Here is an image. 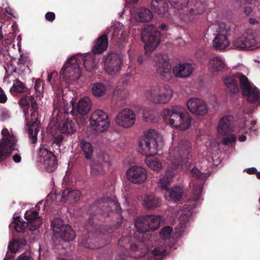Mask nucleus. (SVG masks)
Segmentation results:
<instances>
[{"label":"nucleus","instance_id":"f257e3e1","mask_svg":"<svg viewBox=\"0 0 260 260\" xmlns=\"http://www.w3.org/2000/svg\"><path fill=\"white\" fill-rule=\"evenodd\" d=\"M191 149V144L188 141H181L177 146L169 149L168 160L171 166L167 170L165 176L160 179L158 184L162 189L166 190L169 193L171 199L174 201H178L182 198L183 190L180 187L174 186L169 191L168 186L177 173V169L187 162Z\"/></svg>","mask_w":260,"mask_h":260},{"label":"nucleus","instance_id":"f03ea898","mask_svg":"<svg viewBox=\"0 0 260 260\" xmlns=\"http://www.w3.org/2000/svg\"><path fill=\"white\" fill-rule=\"evenodd\" d=\"M10 90L12 92L27 93V95L20 98L18 104L22 109L26 119L28 118L30 112V119L26 121V128L31 143L35 144L37 142V135L41 125V118L37 100L33 95H30L29 90L25 85L18 79L14 81Z\"/></svg>","mask_w":260,"mask_h":260},{"label":"nucleus","instance_id":"7ed1b4c3","mask_svg":"<svg viewBox=\"0 0 260 260\" xmlns=\"http://www.w3.org/2000/svg\"><path fill=\"white\" fill-rule=\"evenodd\" d=\"M164 145L162 137L154 129H149L144 133L139 142L138 151L146 156V163L154 171H158L162 168L161 163L157 158H150L161 150Z\"/></svg>","mask_w":260,"mask_h":260},{"label":"nucleus","instance_id":"20e7f679","mask_svg":"<svg viewBox=\"0 0 260 260\" xmlns=\"http://www.w3.org/2000/svg\"><path fill=\"white\" fill-rule=\"evenodd\" d=\"M222 79L225 90L231 94L239 92V82L242 93L243 96L247 97V102L252 104H260V90L255 86H252L245 75L238 73L232 76L223 77Z\"/></svg>","mask_w":260,"mask_h":260},{"label":"nucleus","instance_id":"39448f33","mask_svg":"<svg viewBox=\"0 0 260 260\" xmlns=\"http://www.w3.org/2000/svg\"><path fill=\"white\" fill-rule=\"evenodd\" d=\"M155 66L157 73L162 79L170 81L173 78V75L178 78H184L190 76L193 71V68L188 63H179L173 67L169 62L168 56L158 54L154 59Z\"/></svg>","mask_w":260,"mask_h":260},{"label":"nucleus","instance_id":"423d86ee","mask_svg":"<svg viewBox=\"0 0 260 260\" xmlns=\"http://www.w3.org/2000/svg\"><path fill=\"white\" fill-rule=\"evenodd\" d=\"M165 121L171 126L184 131L188 129L190 125L191 117L180 106H173L171 109H165L162 111Z\"/></svg>","mask_w":260,"mask_h":260},{"label":"nucleus","instance_id":"0eeeda50","mask_svg":"<svg viewBox=\"0 0 260 260\" xmlns=\"http://www.w3.org/2000/svg\"><path fill=\"white\" fill-rule=\"evenodd\" d=\"M63 139L61 135L56 136L51 145L53 149L55 148L60 153V146ZM53 151L48 150L43 146H41L38 152L39 160L42 162L48 172L54 171L58 166L57 155V153L53 149Z\"/></svg>","mask_w":260,"mask_h":260},{"label":"nucleus","instance_id":"6e6552de","mask_svg":"<svg viewBox=\"0 0 260 260\" xmlns=\"http://www.w3.org/2000/svg\"><path fill=\"white\" fill-rule=\"evenodd\" d=\"M173 95L170 87L164 84H157L150 86L146 91L145 96L150 102L156 105L168 103Z\"/></svg>","mask_w":260,"mask_h":260},{"label":"nucleus","instance_id":"1a4fd4ad","mask_svg":"<svg viewBox=\"0 0 260 260\" xmlns=\"http://www.w3.org/2000/svg\"><path fill=\"white\" fill-rule=\"evenodd\" d=\"M141 35L142 40L145 44V54L149 56L150 53L156 48L160 42V32L154 25L149 24L143 28Z\"/></svg>","mask_w":260,"mask_h":260},{"label":"nucleus","instance_id":"9d476101","mask_svg":"<svg viewBox=\"0 0 260 260\" xmlns=\"http://www.w3.org/2000/svg\"><path fill=\"white\" fill-rule=\"evenodd\" d=\"M114 210L117 213L121 214L122 208L115 197L103 198L96 201L92 206H91L89 211L91 212L95 211L96 213H106Z\"/></svg>","mask_w":260,"mask_h":260},{"label":"nucleus","instance_id":"9b49d317","mask_svg":"<svg viewBox=\"0 0 260 260\" xmlns=\"http://www.w3.org/2000/svg\"><path fill=\"white\" fill-rule=\"evenodd\" d=\"M234 117L231 115H226L219 121L218 126V132L222 135L227 136L223 138L222 141L224 145L232 144L235 142L236 137L231 133L233 131Z\"/></svg>","mask_w":260,"mask_h":260},{"label":"nucleus","instance_id":"f8f14e48","mask_svg":"<svg viewBox=\"0 0 260 260\" xmlns=\"http://www.w3.org/2000/svg\"><path fill=\"white\" fill-rule=\"evenodd\" d=\"M160 218L154 215L138 218L135 222V226L139 233H143L149 231H154L160 226Z\"/></svg>","mask_w":260,"mask_h":260},{"label":"nucleus","instance_id":"ddd939ff","mask_svg":"<svg viewBox=\"0 0 260 260\" xmlns=\"http://www.w3.org/2000/svg\"><path fill=\"white\" fill-rule=\"evenodd\" d=\"M60 218L56 217L51 222V227L54 234H58L61 239L65 242L73 241L76 237L75 231L71 225L64 224Z\"/></svg>","mask_w":260,"mask_h":260},{"label":"nucleus","instance_id":"4468645a","mask_svg":"<svg viewBox=\"0 0 260 260\" xmlns=\"http://www.w3.org/2000/svg\"><path fill=\"white\" fill-rule=\"evenodd\" d=\"M60 74L66 81L76 80L81 77V72L76 56L71 57L67 61L60 71Z\"/></svg>","mask_w":260,"mask_h":260},{"label":"nucleus","instance_id":"2eb2a0df","mask_svg":"<svg viewBox=\"0 0 260 260\" xmlns=\"http://www.w3.org/2000/svg\"><path fill=\"white\" fill-rule=\"evenodd\" d=\"M233 47L239 50L253 49L257 45L255 36L251 30H246L241 36L233 42Z\"/></svg>","mask_w":260,"mask_h":260},{"label":"nucleus","instance_id":"dca6fc26","mask_svg":"<svg viewBox=\"0 0 260 260\" xmlns=\"http://www.w3.org/2000/svg\"><path fill=\"white\" fill-rule=\"evenodd\" d=\"M90 120L91 125L99 132L107 130L110 125L108 114L101 110L94 111L90 116Z\"/></svg>","mask_w":260,"mask_h":260},{"label":"nucleus","instance_id":"f3484780","mask_svg":"<svg viewBox=\"0 0 260 260\" xmlns=\"http://www.w3.org/2000/svg\"><path fill=\"white\" fill-rule=\"evenodd\" d=\"M121 63V56L117 53H111L105 58L104 66L106 72L112 75L119 71Z\"/></svg>","mask_w":260,"mask_h":260},{"label":"nucleus","instance_id":"a211bd4d","mask_svg":"<svg viewBox=\"0 0 260 260\" xmlns=\"http://www.w3.org/2000/svg\"><path fill=\"white\" fill-rule=\"evenodd\" d=\"M135 113L129 109H125L120 111L115 117L116 123L125 128L132 126L135 123Z\"/></svg>","mask_w":260,"mask_h":260},{"label":"nucleus","instance_id":"6ab92c4d","mask_svg":"<svg viewBox=\"0 0 260 260\" xmlns=\"http://www.w3.org/2000/svg\"><path fill=\"white\" fill-rule=\"evenodd\" d=\"M127 179L135 184L144 183L147 177L145 169L140 166H135L131 167L126 172Z\"/></svg>","mask_w":260,"mask_h":260},{"label":"nucleus","instance_id":"aec40b11","mask_svg":"<svg viewBox=\"0 0 260 260\" xmlns=\"http://www.w3.org/2000/svg\"><path fill=\"white\" fill-rule=\"evenodd\" d=\"M186 105L188 110L194 114L204 116L208 113L206 104L201 99L191 98L188 101Z\"/></svg>","mask_w":260,"mask_h":260},{"label":"nucleus","instance_id":"412c9836","mask_svg":"<svg viewBox=\"0 0 260 260\" xmlns=\"http://www.w3.org/2000/svg\"><path fill=\"white\" fill-rule=\"evenodd\" d=\"M15 142L13 137L8 136L3 143H0V163L10 157L13 151L18 150L13 147Z\"/></svg>","mask_w":260,"mask_h":260},{"label":"nucleus","instance_id":"4be33fe9","mask_svg":"<svg viewBox=\"0 0 260 260\" xmlns=\"http://www.w3.org/2000/svg\"><path fill=\"white\" fill-rule=\"evenodd\" d=\"M24 217L27 221L26 223L29 224V230L31 231L38 229L42 223L39 216V211L37 210L26 211Z\"/></svg>","mask_w":260,"mask_h":260},{"label":"nucleus","instance_id":"5701e85b","mask_svg":"<svg viewBox=\"0 0 260 260\" xmlns=\"http://www.w3.org/2000/svg\"><path fill=\"white\" fill-rule=\"evenodd\" d=\"M57 127L61 134L72 135L76 131L77 122L69 118H64L58 124Z\"/></svg>","mask_w":260,"mask_h":260},{"label":"nucleus","instance_id":"b1692460","mask_svg":"<svg viewBox=\"0 0 260 260\" xmlns=\"http://www.w3.org/2000/svg\"><path fill=\"white\" fill-rule=\"evenodd\" d=\"M207 64L210 71L214 74L223 71L226 67L224 61L219 56L209 59Z\"/></svg>","mask_w":260,"mask_h":260},{"label":"nucleus","instance_id":"393cba45","mask_svg":"<svg viewBox=\"0 0 260 260\" xmlns=\"http://www.w3.org/2000/svg\"><path fill=\"white\" fill-rule=\"evenodd\" d=\"M108 39L106 34H103L96 39L92 48V53L94 54H101L106 51L108 46Z\"/></svg>","mask_w":260,"mask_h":260},{"label":"nucleus","instance_id":"a878e982","mask_svg":"<svg viewBox=\"0 0 260 260\" xmlns=\"http://www.w3.org/2000/svg\"><path fill=\"white\" fill-rule=\"evenodd\" d=\"M206 9V6L204 4L200 1H196L193 8H191L185 18L184 20L186 22L193 21L194 20V16L202 14Z\"/></svg>","mask_w":260,"mask_h":260},{"label":"nucleus","instance_id":"bb28decb","mask_svg":"<svg viewBox=\"0 0 260 260\" xmlns=\"http://www.w3.org/2000/svg\"><path fill=\"white\" fill-rule=\"evenodd\" d=\"M81 193L78 190H72L69 188L62 191V198L64 202H76L80 199Z\"/></svg>","mask_w":260,"mask_h":260},{"label":"nucleus","instance_id":"cd10ccee","mask_svg":"<svg viewBox=\"0 0 260 260\" xmlns=\"http://www.w3.org/2000/svg\"><path fill=\"white\" fill-rule=\"evenodd\" d=\"M91 108V101L88 97H84L78 103L76 111L81 115H85Z\"/></svg>","mask_w":260,"mask_h":260},{"label":"nucleus","instance_id":"c85d7f7f","mask_svg":"<svg viewBox=\"0 0 260 260\" xmlns=\"http://www.w3.org/2000/svg\"><path fill=\"white\" fill-rule=\"evenodd\" d=\"M213 45L216 50H223L229 45V41L225 34H217L213 41Z\"/></svg>","mask_w":260,"mask_h":260},{"label":"nucleus","instance_id":"c756f323","mask_svg":"<svg viewBox=\"0 0 260 260\" xmlns=\"http://www.w3.org/2000/svg\"><path fill=\"white\" fill-rule=\"evenodd\" d=\"M151 8L155 13L165 14L168 10V4L166 0H152Z\"/></svg>","mask_w":260,"mask_h":260},{"label":"nucleus","instance_id":"7c9ffc66","mask_svg":"<svg viewBox=\"0 0 260 260\" xmlns=\"http://www.w3.org/2000/svg\"><path fill=\"white\" fill-rule=\"evenodd\" d=\"M143 206L149 209H153L160 206L161 200L153 194L146 195L143 200Z\"/></svg>","mask_w":260,"mask_h":260},{"label":"nucleus","instance_id":"2f4dec72","mask_svg":"<svg viewBox=\"0 0 260 260\" xmlns=\"http://www.w3.org/2000/svg\"><path fill=\"white\" fill-rule=\"evenodd\" d=\"M128 92L127 90L121 91L119 89H116L114 91L112 104L117 108L122 107L124 103L123 100L126 98Z\"/></svg>","mask_w":260,"mask_h":260},{"label":"nucleus","instance_id":"473e14b6","mask_svg":"<svg viewBox=\"0 0 260 260\" xmlns=\"http://www.w3.org/2000/svg\"><path fill=\"white\" fill-rule=\"evenodd\" d=\"M95 54H88L83 57L82 60L86 70L88 72H91L96 66Z\"/></svg>","mask_w":260,"mask_h":260},{"label":"nucleus","instance_id":"72a5a7b5","mask_svg":"<svg viewBox=\"0 0 260 260\" xmlns=\"http://www.w3.org/2000/svg\"><path fill=\"white\" fill-rule=\"evenodd\" d=\"M26 244V241L24 238L19 237L10 243L8 248L12 253H15L19 249L22 248Z\"/></svg>","mask_w":260,"mask_h":260},{"label":"nucleus","instance_id":"f704fd0d","mask_svg":"<svg viewBox=\"0 0 260 260\" xmlns=\"http://www.w3.org/2000/svg\"><path fill=\"white\" fill-rule=\"evenodd\" d=\"M127 36L123 29L115 27L112 36V40L113 42L120 44L125 41Z\"/></svg>","mask_w":260,"mask_h":260},{"label":"nucleus","instance_id":"c9c22d12","mask_svg":"<svg viewBox=\"0 0 260 260\" xmlns=\"http://www.w3.org/2000/svg\"><path fill=\"white\" fill-rule=\"evenodd\" d=\"M132 237L130 236L122 237L119 241L118 244L120 246L123 247L126 249H129L131 251H135L138 250V245L136 243H127L130 241Z\"/></svg>","mask_w":260,"mask_h":260},{"label":"nucleus","instance_id":"e433bc0d","mask_svg":"<svg viewBox=\"0 0 260 260\" xmlns=\"http://www.w3.org/2000/svg\"><path fill=\"white\" fill-rule=\"evenodd\" d=\"M80 147L83 152L85 158L86 159H91L93 155V147L90 142L85 141L80 142Z\"/></svg>","mask_w":260,"mask_h":260},{"label":"nucleus","instance_id":"4c0bfd02","mask_svg":"<svg viewBox=\"0 0 260 260\" xmlns=\"http://www.w3.org/2000/svg\"><path fill=\"white\" fill-rule=\"evenodd\" d=\"M152 13L148 9L146 8H141L138 15L137 19L142 22H149L152 19Z\"/></svg>","mask_w":260,"mask_h":260},{"label":"nucleus","instance_id":"58836bf2","mask_svg":"<svg viewBox=\"0 0 260 260\" xmlns=\"http://www.w3.org/2000/svg\"><path fill=\"white\" fill-rule=\"evenodd\" d=\"M107 91V87L102 83H95L92 87V92L96 97H100L104 95Z\"/></svg>","mask_w":260,"mask_h":260},{"label":"nucleus","instance_id":"ea45409f","mask_svg":"<svg viewBox=\"0 0 260 260\" xmlns=\"http://www.w3.org/2000/svg\"><path fill=\"white\" fill-rule=\"evenodd\" d=\"M12 224L14 225L15 230L18 233L23 232L27 227L29 229L28 223L22 222L19 216L14 217Z\"/></svg>","mask_w":260,"mask_h":260},{"label":"nucleus","instance_id":"a19ab883","mask_svg":"<svg viewBox=\"0 0 260 260\" xmlns=\"http://www.w3.org/2000/svg\"><path fill=\"white\" fill-rule=\"evenodd\" d=\"M209 29H216L218 34H225V35L230 30V26L222 22L211 25L209 28L208 30Z\"/></svg>","mask_w":260,"mask_h":260},{"label":"nucleus","instance_id":"79ce46f5","mask_svg":"<svg viewBox=\"0 0 260 260\" xmlns=\"http://www.w3.org/2000/svg\"><path fill=\"white\" fill-rule=\"evenodd\" d=\"M170 4L175 8L182 9L188 4V0H168Z\"/></svg>","mask_w":260,"mask_h":260},{"label":"nucleus","instance_id":"37998d69","mask_svg":"<svg viewBox=\"0 0 260 260\" xmlns=\"http://www.w3.org/2000/svg\"><path fill=\"white\" fill-rule=\"evenodd\" d=\"M191 174L195 179L204 181L206 179V175L202 173L197 167H193L191 171Z\"/></svg>","mask_w":260,"mask_h":260},{"label":"nucleus","instance_id":"c03bdc74","mask_svg":"<svg viewBox=\"0 0 260 260\" xmlns=\"http://www.w3.org/2000/svg\"><path fill=\"white\" fill-rule=\"evenodd\" d=\"M173 231V229L170 226L164 227L160 231L159 235L161 238L167 239L170 237V234Z\"/></svg>","mask_w":260,"mask_h":260},{"label":"nucleus","instance_id":"a18cd8bd","mask_svg":"<svg viewBox=\"0 0 260 260\" xmlns=\"http://www.w3.org/2000/svg\"><path fill=\"white\" fill-rule=\"evenodd\" d=\"M202 188L200 185H196L193 187L192 196L193 200L197 201L200 199Z\"/></svg>","mask_w":260,"mask_h":260},{"label":"nucleus","instance_id":"49530a36","mask_svg":"<svg viewBox=\"0 0 260 260\" xmlns=\"http://www.w3.org/2000/svg\"><path fill=\"white\" fill-rule=\"evenodd\" d=\"M34 87L36 91L37 92L38 94L42 93L44 91L43 81L40 79H37Z\"/></svg>","mask_w":260,"mask_h":260},{"label":"nucleus","instance_id":"de8ad7c7","mask_svg":"<svg viewBox=\"0 0 260 260\" xmlns=\"http://www.w3.org/2000/svg\"><path fill=\"white\" fill-rule=\"evenodd\" d=\"M143 117L145 120L147 122L152 120L153 118L152 111L149 109H144L143 110Z\"/></svg>","mask_w":260,"mask_h":260},{"label":"nucleus","instance_id":"09e8293b","mask_svg":"<svg viewBox=\"0 0 260 260\" xmlns=\"http://www.w3.org/2000/svg\"><path fill=\"white\" fill-rule=\"evenodd\" d=\"M85 228L88 233H90L93 231L94 229V221L92 217L89 218L88 222L85 225Z\"/></svg>","mask_w":260,"mask_h":260},{"label":"nucleus","instance_id":"8fccbe9b","mask_svg":"<svg viewBox=\"0 0 260 260\" xmlns=\"http://www.w3.org/2000/svg\"><path fill=\"white\" fill-rule=\"evenodd\" d=\"M103 172V168L101 165H95L91 167V173L92 175H98Z\"/></svg>","mask_w":260,"mask_h":260},{"label":"nucleus","instance_id":"3c124183","mask_svg":"<svg viewBox=\"0 0 260 260\" xmlns=\"http://www.w3.org/2000/svg\"><path fill=\"white\" fill-rule=\"evenodd\" d=\"M16 260H34V258L29 252H24L17 257Z\"/></svg>","mask_w":260,"mask_h":260},{"label":"nucleus","instance_id":"603ef678","mask_svg":"<svg viewBox=\"0 0 260 260\" xmlns=\"http://www.w3.org/2000/svg\"><path fill=\"white\" fill-rule=\"evenodd\" d=\"M2 134L3 135V136H4V138L3 139L2 141L1 142H0V143H3V142L4 141V140H5V139L6 138H7V137H8V136L13 137L14 138V139H15V141H16V142H15V144H14V145H13V147H14V148H15V146L16 144V142H17V140H16V138H15L13 135H10L9 134L8 131V129H7V128L3 129L2 130Z\"/></svg>","mask_w":260,"mask_h":260},{"label":"nucleus","instance_id":"864d4df0","mask_svg":"<svg viewBox=\"0 0 260 260\" xmlns=\"http://www.w3.org/2000/svg\"><path fill=\"white\" fill-rule=\"evenodd\" d=\"M45 17L47 21L52 22L55 19V14L53 12H48L46 13Z\"/></svg>","mask_w":260,"mask_h":260},{"label":"nucleus","instance_id":"5fc2aeb1","mask_svg":"<svg viewBox=\"0 0 260 260\" xmlns=\"http://www.w3.org/2000/svg\"><path fill=\"white\" fill-rule=\"evenodd\" d=\"M166 252V250H160L158 248H155L152 250V254L155 256H164Z\"/></svg>","mask_w":260,"mask_h":260},{"label":"nucleus","instance_id":"6e6d98bb","mask_svg":"<svg viewBox=\"0 0 260 260\" xmlns=\"http://www.w3.org/2000/svg\"><path fill=\"white\" fill-rule=\"evenodd\" d=\"M7 101V97L2 89V88L0 87V103L4 104Z\"/></svg>","mask_w":260,"mask_h":260},{"label":"nucleus","instance_id":"4d7b16f0","mask_svg":"<svg viewBox=\"0 0 260 260\" xmlns=\"http://www.w3.org/2000/svg\"><path fill=\"white\" fill-rule=\"evenodd\" d=\"M12 159L15 162L19 163L21 160V157L19 154L16 153L12 156Z\"/></svg>","mask_w":260,"mask_h":260},{"label":"nucleus","instance_id":"13d9d810","mask_svg":"<svg viewBox=\"0 0 260 260\" xmlns=\"http://www.w3.org/2000/svg\"><path fill=\"white\" fill-rule=\"evenodd\" d=\"M257 170L255 168H250L246 170V172L250 175L255 174L256 173Z\"/></svg>","mask_w":260,"mask_h":260},{"label":"nucleus","instance_id":"bf43d9fd","mask_svg":"<svg viewBox=\"0 0 260 260\" xmlns=\"http://www.w3.org/2000/svg\"><path fill=\"white\" fill-rule=\"evenodd\" d=\"M252 12V9L250 7L247 6L245 7L244 9V13L246 15H249Z\"/></svg>","mask_w":260,"mask_h":260},{"label":"nucleus","instance_id":"052dcab7","mask_svg":"<svg viewBox=\"0 0 260 260\" xmlns=\"http://www.w3.org/2000/svg\"><path fill=\"white\" fill-rule=\"evenodd\" d=\"M249 22L250 23V24L252 25L258 23L257 20H256L254 18H250L249 20Z\"/></svg>","mask_w":260,"mask_h":260},{"label":"nucleus","instance_id":"680f3d73","mask_svg":"<svg viewBox=\"0 0 260 260\" xmlns=\"http://www.w3.org/2000/svg\"><path fill=\"white\" fill-rule=\"evenodd\" d=\"M246 140V137L245 135H241L239 137V140L240 142H244Z\"/></svg>","mask_w":260,"mask_h":260},{"label":"nucleus","instance_id":"e2e57ef3","mask_svg":"<svg viewBox=\"0 0 260 260\" xmlns=\"http://www.w3.org/2000/svg\"><path fill=\"white\" fill-rule=\"evenodd\" d=\"M167 25L166 24L162 23L160 24L159 26V28L161 30H165L166 29Z\"/></svg>","mask_w":260,"mask_h":260},{"label":"nucleus","instance_id":"0e129e2a","mask_svg":"<svg viewBox=\"0 0 260 260\" xmlns=\"http://www.w3.org/2000/svg\"><path fill=\"white\" fill-rule=\"evenodd\" d=\"M19 62H20V63L24 64V63H25V60H24V58H23L22 55L20 56V58L19 59Z\"/></svg>","mask_w":260,"mask_h":260},{"label":"nucleus","instance_id":"69168bd1","mask_svg":"<svg viewBox=\"0 0 260 260\" xmlns=\"http://www.w3.org/2000/svg\"><path fill=\"white\" fill-rule=\"evenodd\" d=\"M137 60L140 64H142L143 62V58L142 56L138 57Z\"/></svg>","mask_w":260,"mask_h":260},{"label":"nucleus","instance_id":"338daca9","mask_svg":"<svg viewBox=\"0 0 260 260\" xmlns=\"http://www.w3.org/2000/svg\"><path fill=\"white\" fill-rule=\"evenodd\" d=\"M240 1L241 2H244L249 3V4H252V3H253L255 1V0H240Z\"/></svg>","mask_w":260,"mask_h":260},{"label":"nucleus","instance_id":"774afa93","mask_svg":"<svg viewBox=\"0 0 260 260\" xmlns=\"http://www.w3.org/2000/svg\"><path fill=\"white\" fill-rule=\"evenodd\" d=\"M52 74H48V77H47V81L49 82H51V80L52 79Z\"/></svg>","mask_w":260,"mask_h":260}]
</instances>
